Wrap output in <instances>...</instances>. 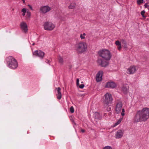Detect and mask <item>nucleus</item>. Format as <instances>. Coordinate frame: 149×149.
I'll return each instance as SVG.
<instances>
[{
  "instance_id": "nucleus-14",
  "label": "nucleus",
  "mask_w": 149,
  "mask_h": 149,
  "mask_svg": "<svg viewBox=\"0 0 149 149\" xmlns=\"http://www.w3.org/2000/svg\"><path fill=\"white\" fill-rule=\"evenodd\" d=\"M98 62L102 67H106L108 65V63L107 61H104L102 59H98Z\"/></svg>"
},
{
  "instance_id": "nucleus-23",
  "label": "nucleus",
  "mask_w": 149,
  "mask_h": 149,
  "mask_svg": "<svg viewBox=\"0 0 149 149\" xmlns=\"http://www.w3.org/2000/svg\"><path fill=\"white\" fill-rule=\"evenodd\" d=\"M122 120V118H120V119L118 121L115 123V126H116L117 125H118V124H119V123H120L121 122Z\"/></svg>"
},
{
  "instance_id": "nucleus-1",
  "label": "nucleus",
  "mask_w": 149,
  "mask_h": 149,
  "mask_svg": "<svg viewBox=\"0 0 149 149\" xmlns=\"http://www.w3.org/2000/svg\"><path fill=\"white\" fill-rule=\"evenodd\" d=\"M149 118V108L145 107L137 112L134 120L135 121L139 122L140 121H146Z\"/></svg>"
},
{
  "instance_id": "nucleus-2",
  "label": "nucleus",
  "mask_w": 149,
  "mask_h": 149,
  "mask_svg": "<svg viewBox=\"0 0 149 149\" xmlns=\"http://www.w3.org/2000/svg\"><path fill=\"white\" fill-rule=\"evenodd\" d=\"M75 48L78 53L82 54L87 51V45L85 42H80L76 44Z\"/></svg>"
},
{
  "instance_id": "nucleus-29",
  "label": "nucleus",
  "mask_w": 149,
  "mask_h": 149,
  "mask_svg": "<svg viewBox=\"0 0 149 149\" xmlns=\"http://www.w3.org/2000/svg\"><path fill=\"white\" fill-rule=\"evenodd\" d=\"M84 84H81L79 86V87L81 88H84Z\"/></svg>"
},
{
  "instance_id": "nucleus-27",
  "label": "nucleus",
  "mask_w": 149,
  "mask_h": 149,
  "mask_svg": "<svg viewBox=\"0 0 149 149\" xmlns=\"http://www.w3.org/2000/svg\"><path fill=\"white\" fill-rule=\"evenodd\" d=\"M145 13V10H143L141 12V14L142 15V17H146L144 15V14Z\"/></svg>"
},
{
  "instance_id": "nucleus-16",
  "label": "nucleus",
  "mask_w": 149,
  "mask_h": 149,
  "mask_svg": "<svg viewBox=\"0 0 149 149\" xmlns=\"http://www.w3.org/2000/svg\"><path fill=\"white\" fill-rule=\"evenodd\" d=\"M56 89L57 90V93L56 94L57 98L58 100H60L61 98L62 95L61 91V89L60 87L56 88Z\"/></svg>"
},
{
  "instance_id": "nucleus-17",
  "label": "nucleus",
  "mask_w": 149,
  "mask_h": 149,
  "mask_svg": "<svg viewBox=\"0 0 149 149\" xmlns=\"http://www.w3.org/2000/svg\"><path fill=\"white\" fill-rule=\"evenodd\" d=\"M31 16V13L30 12L29 10L26 12V19L27 20H29L30 19Z\"/></svg>"
},
{
  "instance_id": "nucleus-30",
  "label": "nucleus",
  "mask_w": 149,
  "mask_h": 149,
  "mask_svg": "<svg viewBox=\"0 0 149 149\" xmlns=\"http://www.w3.org/2000/svg\"><path fill=\"white\" fill-rule=\"evenodd\" d=\"M28 6L30 8V9L31 10H33L32 7V6L31 5H30L29 4V5H28Z\"/></svg>"
},
{
  "instance_id": "nucleus-31",
  "label": "nucleus",
  "mask_w": 149,
  "mask_h": 149,
  "mask_svg": "<svg viewBox=\"0 0 149 149\" xmlns=\"http://www.w3.org/2000/svg\"><path fill=\"white\" fill-rule=\"evenodd\" d=\"M144 6L146 8H148V7H149V6L148 3H146L144 5Z\"/></svg>"
},
{
  "instance_id": "nucleus-21",
  "label": "nucleus",
  "mask_w": 149,
  "mask_h": 149,
  "mask_svg": "<svg viewBox=\"0 0 149 149\" xmlns=\"http://www.w3.org/2000/svg\"><path fill=\"white\" fill-rule=\"evenodd\" d=\"M86 35L85 33H83V34H81L80 35V37L81 40H83L85 39V36Z\"/></svg>"
},
{
  "instance_id": "nucleus-19",
  "label": "nucleus",
  "mask_w": 149,
  "mask_h": 149,
  "mask_svg": "<svg viewBox=\"0 0 149 149\" xmlns=\"http://www.w3.org/2000/svg\"><path fill=\"white\" fill-rule=\"evenodd\" d=\"M76 4L74 3H72L68 6V8L69 9H72L75 8L76 7Z\"/></svg>"
},
{
  "instance_id": "nucleus-28",
  "label": "nucleus",
  "mask_w": 149,
  "mask_h": 149,
  "mask_svg": "<svg viewBox=\"0 0 149 149\" xmlns=\"http://www.w3.org/2000/svg\"><path fill=\"white\" fill-rule=\"evenodd\" d=\"M103 149H112V148L109 146H107L104 147Z\"/></svg>"
},
{
  "instance_id": "nucleus-4",
  "label": "nucleus",
  "mask_w": 149,
  "mask_h": 149,
  "mask_svg": "<svg viewBox=\"0 0 149 149\" xmlns=\"http://www.w3.org/2000/svg\"><path fill=\"white\" fill-rule=\"evenodd\" d=\"M98 54L100 56L107 61L109 60L111 58V56L110 52L107 49L100 50Z\"/></svg>"
},
{
  "instance_id": "nucleus-22",
  "label": "nucleus",
  "mask_w": 149,
  "mask_h": 149,
  "mask_svg": "<svg viewBox=\"0 0 149 149\" xmlns=\"http://www.w3.org/2000/svg\"><path fill=\"white\" fill-rule=\"evenodd\" d=\"M59 61L60 63L62 64L63 63V59L61 56H59L58 58Z\"/></svg>"
},
{
  "instance_id": "nucleus-25",
  "label": "nucleus",
  "mask_w": 149,
  "mask_h": 149,
  "mask_svg": "<svg viewBox=\"0 0 149 149\" xmlns=\"http://www.w3.org/2000/svg\"><path fill=\"white\" fill-rule=\"evenodd\" d=\"M117 46H119L121 45L120 42L118 40H117L115 42Z\"/></svg>"
},
{
  "instance_id": "nucleus-18",
  "label": "nucleus",
  "mask_w": 149,
  "mask_h": 149,
  "mask_svg": "<svg viewBox=\"0 0 149 149\" xmlns=\"http://www.w3.org/2000/svg\"><path fill=\"white\" fill-rule=\"evenodd\" d=\"M121 90L123 93H126L128 92V89L126 86H124L122 87Z\"/></svg>"
},
{
  "instance_id": "nucleus-12",
  "label": "nucleus",
  "mask_w": 149,
  "mask_h": 149,
  "mask_svg": "<svg viewBox=\"0 0 149 149\" xmlns=\"http://www.w3.org/2000/svg\"><path fill=\"white\" fill-rule=\"evenodd\" d=\"M124 131L121 130H118L116 134V137L117 139H119L121 138L124 134Z\"/></svg>"
},
{
  "instance_id": "nucleus-20",
  "label": "nucleus",
  "mask_w": 149,
  "mask_h": 149,
  "mask_svg": "<svg viewBox=\"0 0 149 149\" xmlns=\"http://www.w3.org/2000/svg\"><path fill=\"white\" fill-rule=\"evenodd\" d=\"M27 11L26 9L25 8H23L22 9L21 12L22 13V15L23 16H24L25 15V13Z\"/></svg>"
},
{
  "instance_id": "nucleus-32",
  "label": "nucleus",
  "mask_w": 149,
  "mask_h": 149,
  "mask_svg": "<svg viewBox=\"0 0 149 149\" xmlns=\"http://www.w3.org/2000/svg\"><path fill=\"white\" fill-rule=\"evenodd\" d=\"M121 41L122 43H124V44H126V41L124 40H123V39L122 40H121Z\"/></svg>"
},
{
  "instance_id": "nucleus-7",
  "label": "nucleus",
  "mask_w": 149,
  "mask_h": 149,
  "mask_svg": "<svg viewBox=\"0 0 149 149\" xmlns=\"http://www.w3.org/2000/svg\"><path fill=\"white\" fill-rule=\"evenodd\" d=\"M123 104L121 102L119 101L117 102L116 104V111L117 113H118L121 112V110L122 112L121 113V115L123 116L125 115L124 112L125 109L122 108Z\"/></svg>"
},
{
  "instance_id": "nucleus-9",
  "label": "nucleus",
  "mask_w": 149,
  "mask_h": 149,
  "mask_svg": "<svg viewBox=\"0 0 149 149\" xmlns=\"http://www.w3.org/2000/svg\"><path fill=\"white\" fill-rule=\"evenodd\" d=\"M33 54L42 58L45 55V53L40 50H36L33 53Z\"/></svg>"
},
{
  "instance_id": "nucleus-36",
  "label": "nucleus",
  "mask_w": 149,
  "mask_h": 149,
  "mask_svg": "<svg viewBox=\"0 0 149 149\" xmlns=\"http://www.w3.org/2000/svg\"><path fill=\"white\" fill-rule=\"evenodd\" d=\"M24 3H25V1L24 0H21Z\"/></svg>"
},
{
  "instance_id": "nucleus-39",
  "label": "nucleus",
  "mask_w": 149,
  "mask_h": 149,
  "mask_svg": "<svg viewBox=\"0 0 149 149\" xmlns=\"http://www.w3.org/2000/svg\"><path fill=\"white\" fill-rule=\"evenodd\" d=\"M96 113V114H98V113Z\"/></svg>"
},
{
  "instance_id": "nucleus-13",
  "label": "nucleus",
  "mask_w": 149,
  "mask_h": 149,
  "mask_svg": "<svg viewBox=\"0 0 149 149\" xmlns=\"http://www.w3.org/2000/svg\"><path fill=\"white\" fill-rule=\"evenodd\" d=\"M103 72L102 71H99L96 75V80L97 82H99L102 79V76Z\"/></svg>"
},
{
  "instance_id": "nucleus-6",
  "label": "nucleus",
  "mask_w": 149,
  "mask_h": 149,
  "mask_svg": "<svg viewBox=\"0 0 149 149\" xmlns=\"http://www.w3.org/2000/svg\"><path fill=\"white\" fill-rule=\"evenodd\" d=\"M55 25L51 22L46 21L43 24L44 29L47 31H52L55 29Z\"/></svg>"
},
{
  "instance_id": "nucleus-33",
  "label": "nucleus",
  "mask_w": 149,
  "mask_h": 149,
  "mask_svg": "<svg viewBox=\"0 0 149 149\" xmlns=\"http://www.w3.org/2000/svg\"><path fill=\"white\" fill-rule=\"evenodd\" d=\"M118 48L119 50H120L121 49V45L118 46Z\"/></svg>"
},
{
  "instance_id": "nucleus-10",
  "label": "nucleus",
  "mask_w": 149,
  "mask_h": 149,
  "mask_svg": "<svg viewBox=\"0 0 149 149\" xmlns=\"http://www.w3.org/2000/svg\"><path fill=\"white\" fill-rule=\"evenodd\" d=\"M137 69L135 66H131L127 70V73L129 74H133L137 70Z\"/></svg>"
},
{
  "instance_id": "nucleus-38",
  "label": "nucleus",
  "mask_w": 149,
  "mask_h": 149,
  "mask_svg": "<svg viewBox=\"0 0 149 149\" xmlns=\"http://www.w3.org/2000/svg\"><path fill=\"white\" fill-rule=\"evenodd\" d=\"M32 45H34V43H33Z\"/></svg>"
},
{
  "instance_id": "nucleus-37",
  "label": "nucleus",
  "mask_w": 149,
  "mask_h": 149,
  "mask_svg": "<svg viewBox=\"0 0 149 149\" xmlns=\"http://www.w3.org/2000/svg\"><path fill=\"white\" fill-rule=\"evenodd\" d=\"M79 83H77V86L79 85Z\"/></svg>"
},
{
  "instance_id": "nucleus-35",
  "label": "nucleus",
  "mask_w": 149,
  "mask_h": 149,
  "mask_svg": "<svg viewBox=\"0 0 149 149\" xmlns=\"http://www.w3.org/2000/svg\"><path fill=\"white\" fill-rule=\"evenodd\" d=\"M77 83H79V79H77Z\"/></svg>"
},
{
  "instance_id": "nucleus-34",
  "label": "nucleus",
  "mask_w": 149,
  "mask_h": 149,
  "mask_svg": "<svg viewBox=\"0 0 149 149\" xmlns=\"http://www.w3.org/2000/svg\"><path fill=\"white\" fill-rule=\"evenodd\" d=\"M81 131L83 133H84L85 132V130L84 129H81Z\"/></svg>"
},
{
  "instance_id": "nucleus-24",
  "label": "nucleus",
  "mask_w": 149,
  "mask_h": 149,
  "mask_svg": "<svg viewBox=\"0 0 149 149\" xmlns=\"http://www.w3.org/2000/svg\"><path fill=\"white\" fill-rule=\"evenodd\" d=\"M137 2L138 4H140L143 2V0H138Z\"/></svg>"
},
{
  "instance_id": "nucleus-11",
  "label": "nucleus",
  "mask_w": 149,
  "mask_h": 149,
  "mask_svg": "<svg viewBox=\"0 0 149 149\" xmlns=\"http://www.w3.org/2000/svg\"><path fill=\"white\" fill-rule=\"evenodd\" d=\"M21 29L22 31L24 33H26L28 31L27 26L26 23L23 22L20 23Z\"/></svg>"
},
{
  "instance_id": "nucleus-5",
  "label": "nucleus",
  "mask_w": 149,
  "mask_h": 149,
  "mask_svg": "<svg viewBox=\"0 0 149 149\" xmlns=\"http://www.w3.org/2000/svg\"><path fill=\"white\" fill-rule=\"evenodd\" d=\"M113 100L112 95L109 93H107L103 97V103L105 105H109L112 103Z\"/></svg>"
},
{
  "instance_id": "nucleus-8",
  "label": "nucleus",
  "mask_w": 149,
  "mask_h": 149,
  "mask_svg": "<svg viewBox=\"0 0 149 149\" xmlns=\"http://www.w3.org/2000/svg\"><path fill=\"white\" fill-rule=\"evenodd\" d=\"M52 8L48 6H44L41 7L40 9V12L43 14H45L50 11Z\"/></svg>"
},
{
  "instance_id": "nucleus-3",
  "label": "nucleus",
  "mask_w": 149,
  "mask_h": 149,
  "mask_svg": "<svg viewBox=\"0 0 149 149\" xmlns=\"http://www.w3.org/2000/svg\"><path fill=\"white\" fill-rule=\"evenodd\" d=\"M8 67L12 69L17 68L18 66L17 61L12 56H10L6 58Z\"/></svg>"
},
{
  "instance_id": "nucleus-15",
  "label": "nucleus",
  "mask_w": 149,
  "mask_h": 149,
  "mask_svg": "<svg viewBox=\"0 0 149 149\" xmlns=\"http://www.w3.org/2000/svg\"><path fill=\"white\" fill-rule=\"evenodd\" d=\"M116 86V84L114 83L113 82H109L107 83L105 87L107 88H115Z\"/></svg>"
},
{
  "instance_id": "nucleus-26",
  "label": "nucleus",
  "mask_w": 149,
  "mask_h": 149,
  "mask_svg": "<svg viewBox=\"0 0 149 149\" xmlns=\"http://www.w3.org/2000/svg\"><path fill=\"white\" fill-rule=\"evenodd\" d=\"M70 111L71 113H73L74 112V109L72 106L70 108Z\"/></svg>"
}]
</instances>
